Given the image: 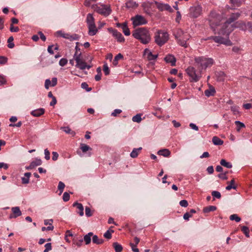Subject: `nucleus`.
Returning <instances> with one entry per match:
<instances>
[{
    "mask_svg": "<svg viewBox=\"0 0 252 252\" xmlns=\"http://www.w3.org/2000/svg\"><path fill=\"white\" fill-rule=\"evenodd\" d=\"M132 36L143 44H148L151 40L150 32L145 28H138L132 32Z\"/></svg>",
    "mask_w": 252,
    "mask_h": 252,
    "instance_id": "f257e3e1",
    "label": "nucleus"
},
{
    "mask_svg": "<svg viewBox=\"0 0 252 252\" xmlns=\"http://www.w3.org/2000/svg\"><path fill=\"white\" fill-rule=\"evenodd\" d=\"M240 15L241 13L239 12L232 13L230 17L222 26V29L219 32V33L226 35L227 36L229 35L233 29L231 28L228 29V26L231 23L237 20Z\"/></svg>",
    "mask_w": 252,
    "mask_h": 252,
    "instance_id": "f03ea898",
    "label": "nucleus"
},
{
    "mask_svg": "<svg viewBox=\"0 0 252 252\" xmlns=\"http://www.w3.org/2000/svg\"><path fill=\"white\" fill-rule=\"evenodd\" d=\"M173 35L179 44L185 48L187 47V41L189 40L190 37L189 34L184 32L181 29H177L174 31Z\"/></svg>",
    "mask_w": 252,
    "mask_h": 252,
    "instance_id": "7ed1b4c3",
    "label": "nucleus"
},
{
    "mask_svg": "<svg viewBox=\"0 0 252 252\" xmlns=\"http://www.w3.org/2000/svg\"><path fill=\"white\" fill-rule=\"evenodd\" d=\"M199 70L206 69L207 67H210L214 63V61L212 58H206L205 57H198L194 59Z\"/></svg>",
    "mask_w": 252,
    "mask_h": 252,
    "instance_id": "20e7f679",
    "label": "nucleus"
},
{
    "mask_svg": "<svg viewBox=\"0 0 252 252\" xmlns=\"http://www.w3.org/2000/svg\"><path fill=\"white\" fill-rule=\"evenodd\" d=\"M154 38L155 43L161 47L168 40L169 34L166 32L158 30L155 33Z\"/></svg>",
    "mask_w": 252,
    "mask_h": 252,
    "instance_id": "39448f33",
    "label": "nucleus"
},
{
    "mask_svg": "<svg viewBox=\"0 0 252 252\" xmlns=\"http://www.w3.org/2000/svg\"><path fill=\"white\" fill-rule=\"evenodd\" d=\"M186 73L190 77V81L196 82L199 81L201 76V71H197L194 67L189 66L186 69Z\"/></svg>",
    "mask_w": 252,
    "mask_h": 252,
    "instance_id": "423d86ee",
    "label": "nucleus"
},
{
    "mask_svg": "<svg viewBox=\"0 0 252 252\" xmlns=\"http://www.w3.org/2000/svg\"><path fill=\"white\" fill-rule=\"evenodd\" d=\"M81 55L82 54L81 53H79L78 55H77V54H74V59L76 63L75 66L81 70H84L86 68L88 69H89L90 68H91L92 66L90 65H87L86 63L84 61H83V60L81 59Z\"/></svg>",
    "mask_w": 252,
    "mask_h": 252,
    "instance_id": "0eeeda50",
    "label": "nucleus"
},
{
    "mask_svg": "<svg viewBox=\"0 0 252 252\" xmlns=\"http://www.w3.org/2000/svg\"><path fill=\"white\" fill-rule=\"evenodd\" d=\"M227 38H224L220 36H212L208 37L209 39H212L215 42L219 44H223L227 46H230L232 44V42L228 39V35L227 36Z\"/></svg>",
    "mask_w": 252,
    "mask_h": 252,
    "instance_id": "6e6552de",
    "label": "nucleus"
},
{
    "mask_svg": "<svg viewBox=\"0 0 252 252\" xmlns=\"http://www.w3.org/2000/svg\"><path fill=\"white\" fill-rule=\"evenodd\" d=\"M202 13V7L200 5L193 6L190 7L189 15L190 17L197 18Z\"/></svg>",
    "mask_w": 252,
    "mask_h": 252,
    "instance_id": "1a4fd4ad",
    "label": "nucleus"
},
{
    "mask_svg": "<svg viewBox=\"0 0 252 252\" xmlns=\"http://www.w3.org/2000/svg\"><path fill=\"white\" fill-rule=\"evenodd\" d=\"M134 27L144 25L147 23L146 19L141 15H137L131 18Z\"/></svg>",
    "mask_w": 252,
    "mask_h": 252,
    "instance_id": "9d476101",
    "label": "nucleus"
},
{
    "mask_svg": "<svg viewBox=\"0 0 252 252\" xmlns=\"http://www.w3.org/2000/svg\"><path fill=\"white\" fill-rule=\"evenodd\" d=\"M156 4L157 8L161 11L164 10H167L170 12H172L173 11L172 8L168 4H164L158 2H156Z\"/></svg>",
    "mask_w": 252,
    "mask_h": 252,
    "instance_id": "9b49d317",
    "label": "nucleus"
},
{
    "mask_svg": "<svg viewBox=\"0 0 252 252\" xmlns=\"http://www.w3.org/2000/svg\"><path fill=\"white\" fill-rule=\"evenodd\" d=\"M12 214L9 215V218L11 219L16 218L22 215V212L19 207H14L11 208Z\"/></svg>",
    "mask_w": 252,
    "mask_h": 252,
    "instance_id": "f8f14e48",
    "label": "nucleus"
},
{
    "mask_svg": "<svg viewBox=\"0 0 252 252\" xmlns=\"http://www.w3.org/2000/svg\"><path fill=\"white\" fill-rule=\"evenodd\" d=\"M109 30L112 31L113 36L117 39L118 42H124L125 41V38L121 32L112 29H110Z\"/></svg>",
    "mask_w": 252,
    "mask_h": 252,
    "instance_id": "ddd939ff",
    "label": "nucleus"
},
{
    "mask_svg": "<svg viewBox=\"0 0 252 252\" xmlns=\"http://www.w3.org/2000/svg\"><path fill=\"white\" fill-rule=\"evenodd\" d=\"M42 160L40 159L36 158L35 160L32 161L29 166L26 167V169L28 170H31L37 166L40 165L42 164Z\"/></svg>",
    "mask_w": 252,
    "mask_h": 252,
    "instance_id": "4468645a",
    "label": "nucleus"
},
{
    "mask_svg": "<svg viewBox=\"0 0 252 252\" xmlns=\"http://www.w3.org/2000/svg\"><path fill=\"white\" fill-rule=\"evenodd\" d=\"M97 11L98 13L104 16H107L111 13V10L110 8L107 7H99L98 8Z\"/></svg>",
    "mask_w": 252,
    "mask_h": 252,
    "instance_id": "2eb2a0df",
    "label": "nucleus"
},
{
    "mask_svg": "<svg viewBox=\"0 0 252 252\" xmlns=\"http://www.w3.org/2000/svg\"><path fill=\"white\" fill-rule=\"evenodd\" d=\"M89 32L88 34L91 36L94 35L97 32V30L95 24L88 25Z\"/></svg>",
    "mask_w": 252,
    "mask_h": 252,
    "instance_id": "dca6fc26",
    "label": "nucleus"
},
{
    "mask_svg": "<svg viewBox=\"0 0 252 252\" xmlns=\"http://www.w3.org/2000/svg\"><path fill=\"white\" fill-rule=\"evenodd\" d=\"M45 113V109L41 108L34 110L31 112V114L34 117H40Z\"/></svg>",
    "mask_w": 252,
    "mask_h": 252,
    "instance_id": "f3484780",
    "label": "nucleus"
},
{
    "mask_svg": "<svg viewBox=\"0 0 252 252\" xmlns=\"http://www.w3.org/2000/svg\"><path fill=\"white\" fill-rule=\"evenodd\" d=\"M235 27L239 28L243 31H246L247 30V23L243 21H238L235 23Z\"/></svg>",
    "mask_w": 252,
    "mask_h": 252,
    "instance_id": "a211bd4d",
    "label": "nucleus"
},
{
    "mask_svg": "<svg viewBox=\"0 0 252 252\" xmlns=\"http://www.w3.org/2000/svg\"><path fill=\"white\" fill-rule=\"evenodd\" d=\"M164 60L166 63H170L172 66H174L175 65L176 59L171 55L166 56L164 58Z\"/></svg>",
    "mask_w": 252,
    "mask_h": 252,
    "instance_id": "6ab92c4d",
    "label": "nucleus"
},
{
    "mask_svg": "<svg viewBox=\"0 0 252 252\" xmlns=\"http://www.w3.org/2000/svg\"><path fill=\"white\" fill-rule=\"evenodd\" d=\"M73 206L76 207L78 209L79 212H78V213L80 216L84 215V207L81 203L76 202L73 203Z\"/></svg>",
    "mask_w": 252,
    "mask_h": 252,
    "instance_id": "aec40b11",
    "label": "nucleus"
},
{
    "mask_svg": "<svg viewBox=\"0 0 252 252\" xmlns=\"http://www.w3.org/2000/svg\"><path fill=\"white\" fill-rule=\"evenodd\" d=\"M93 233L92 232H89L88 234L84 236L83 241L85 242V244L88 245L91 242V237H93Z\"/></svg>",
    "mask_w": 252,
    "mask_h": 252,
    "instance_id": "412c9836",
    "label": "nucleus"
},
{
    "mask_svg": "<svg viewBox=\"0 0 252 252\" xmlns=\"http://www.w3.org/2000/svg\"><path fill=\"white\" fill-rule=\"evenodd\" d=\"M171 152L167 149H163L158 151V154L164 157H168L170 155Z\"/></svg>",
    "mask_w": 252,
    "mask_h": 252,
    "instance_id": "4be33fe9",
    "label": "nucleus"
},
{
    "mask_svg": "<svg viewBox=\"0 0 252 252\" xmlns=\"http://www.w3.org/2000/svg\"><path fill=\"white\" fill-rule=\"evenodd\" d=\"M216 93V91L213 87H210L209 89L205 91L204 94L206 96L209 97L210 96H214Z\"/></svg>",
    "mask_w": 252,
    "mask_h": 252,
    "instance_id": "5701e85b",
    "label": "nucleus"
},
{
    "mask_svg": "<svg viewBox=\"0 0 252 252\" xmlns=\"http://www.w3.org/2000/svg\"><path fill=\"white\" fill-rule=\"evenodd\" d=\"M104 240L99 239L96 235H94L92 237V242L93 243L97 245H101L104 243Z\"/></svg>",
    "mask_w": 252,
    "mask_h": 252,
    "instance_id": "b1692460",
    "label": "nucleus"
},
{
    "mask_svg": "<svg viewBox=\"0 0 252 252\" xmlns=\"http://www.w3.org/2000/svg\"><path fill=\"white\" fill-rule=\"evenodd\" d=\"M126 7L128 8H136L138 6V4L133 0H129L126 3Z\"/></svg>",
    "mask_w": 252,
    "mask_h": 252,
    "instance_id": "393cba45",
    "label": "nucleus"
},
{
    "mask_svg": "<svg viewBox=\"0 0 252 252\" xmlns=\"http://www.w3.org/2000/svg\"><path fill=\"white\" fill-rule=\"evenodd\" d=\"M31 176L30 172H26L24 174V177H22V183L23 184H27L29 183V179Z\"/></svg>",
    "mask_w": 252,
    "mask_h": 252,
    "instance_id": "a878e982",
    "label": "nucleus"
},
{
    "mask_svg": "<svg viewBox=\"0 0 252 252\" xmlns=\"http://www.w3.org/2000/svg\"><path fill=\"white\" fill-rule=\"evenodd\" d=\"M142 149V147H139L138 148H134L132 151L131 152L130 156L132 158H135L137 157L139 153Z\"/></svg>",
    "mask_w": 252,
    "mask_h": 252,
    "instance_id": "bb28decb",
    "label": "nucleus"
},
{
    "mask_svg": "<svg viewBox=\"0 0 252 252\" xmlns=\"http://www.w3.org/2000/svg\"><path fill=\"white\" fill-rule=\"evenodd\" d=\"M86 22L88 25L94 24V19L92 14L89 13L87 16Z\"/></svg>",
    "mask_w": 252,
    "mask_h": 252,
    "instance_id": "cd10ccee",
    "label": "nucleus"
},
{
    "mask_svg": "<svg viewBox=\"0 0 252 252\" xmlns=\"http://www.w3.org/2000/svg\"><path fill=\"white\" fill-rule=\"evenodd\" d=\"M122 29L123 32L125 35L128 36L130 35V31L127 27V24L126 23H122Z\"/></svg>",
    "mask_w": 252,
    "mask_h": 252,
    "instance_id": "c85d7f7f",
    "label": "nucleus"
},
{
    "mask_svg": "<svg viewBox=\"0 0 252 252\" xmlns=\"http://www.w3.org/2000/svg\"><path fill=\"white\" fill-rule=\"evenodd\" d=\"M217 210V207L215 206H209L204 207L203 209V212L204 213H207L210 212L215 211Z\"/></svg>",
    "mask_w": 252,
    "mask_h": 252,
    "instance_id": "c756f323",
    "label": "nucleus"
},
{
    "mask_svg": "<svg viewBox=\"0 0 252 252\" xmlns=\"http://www.w3.org/2000/svg\"><path fill=\"white\" fill-rule=\"evenodd\" d=\"M212 142L215 145H221L223 141L217 136H214L212 138Z\"/></svg>",
    "mask_w": 252,
    "mask_h": 252,
    "instance_id": "7c9ffc66",
    "label": "nucleus"
},
{
    "mask_svg": "<svg viewBox=\"0 0 252 252\" xmlns=\"http://www.w3.org/2000/svg\"><path fill=\"white\" fill-rule=\"evenodd\" d=\"M113 246L115 249V252H121L123 250V247L122 245L117 242H114L113 244Z\"/></svg>",
    "mask_w": 252,
    "mask_h": 252,
    "instance_id": "2f4dec72",
    "label": "nucleus"
},
{
    "mask_svg": "<svg viewBox=\"0 0 252 252\" xmlns=\"http://www.w3.org/2000/svg\"><path fill=\"white\" fill-rule=\"evenodd\" d=\"M220 163L222 166H223L228 168H231L232 165L230 162H227L225 159H222L220 160Z\"/></svg>",
    "mask_w": 252,
    "mask_h": 252,
    "instance_id": "473e14b6",
    "label": "nucleus"
},
{
    "mask_svg": "<svg viewBox=\"0 0 252 252\" xmlns=\"http://www.w3.org/2000/svg\"><path fill=\"white\" fill-rule=\"evenodd\" d=\"M80 149L83 153H86L89 150H92V149L88 145L82 143L80 145Z\"/></svg>",
    "mask_w": 252,
    "mask_h": 252,
    "instance_id": "72a5a7b5",
    "label": "nucleus"
},
{
    "mask_svg": "<svg viewBox=\"0 0 252 252\" xmlns=\"http://www.w3.org/2000/svg\"><path fill=\"white\" fill-rule=\"evenodd\" d=\"M123 58V56L121 53L118 54L115 57L114 59L113 62V64L114 65H117L118 64V61Z\"/></svg>",
    "mask_w": 252,
    "mask_h": 252,
    "instance_id": "f704fd0d",
    "label": "nucleus"
},
{
    "mask_svg": "<svg viewBox=\"0 0 252 252\" xmlns=\"http://www.w3.org/2000/svg\"><path fill=\"white\" fill-rule=\"evenodd\" d=\"M141 114H137L135 116H133L132 118V120L134 122H137L138 123H140L141 120Z\"/></svg>",
    "mask_w": 252,
    "mask_h": 252,
    "instance_id": "c9c22d12",
    "label": "nucleus"
},
{
    "mask_svg": "<svg viewBox=\"0 0 252 252\" xmlns=\"http://www.w3.org/2000/svg\"><path fill=\"white\" fill-rule=\"evenodd\" d=\"M235 124L236 125V129L237 131H239L241 128L245 127L244 124L240 121H236L235 122Z\"/></svg>",
    "mask_w": 252,
    "mask_h": 252,
    "instance_id": "e433bc0d",
    "label": "nucleus"
},
{
    "mask_svg": "<svg viewBox=\"0 0 252 252\" xmlns=\"http://www.w3.org/2000/svg\"><path fill=\"white\" fill-rule=\"evenodd\" d=\"M241 231L245 234V236L249 238V229L247 226H243L241 227Z\"/></svg>",
    "mask_w": 252,
    "mask_h": 252,
    "instance_id": "4c0bfd02",
    "label": "nucleus"
},
{
    "mask_svg": "<svg viewBox=\"0 0 252 252\" xmlns=\"http://www.w3.org/2000/svg\"><path fill=\"white\" fill-rule=\"evenodd\" d=\"M64 187H65L64 184L63 182L60 181L59 183V184H58V189L60 191V193H59L60 195H61L63 193Z\"/></svg>",
    "mask_w": 252,
    "mask_h": 252,
    "instance_id": "58836bf2",
    "label": "nucleus"
},
{
    "mask_svg": "<svg viewBox=\"0 0 252 252\" xmlns=\"http://www.w3.org/2000/svg\"><path fill=\"white\" fill-rule=\"evenodd\" d=\"M229 219L231 220H235L236 222H239L241 220V218L237 214L231 215L230 216Z\"/></svg>",
    "mask_w": 252,
    "mask_h": 252,
    "instance_id": "ea45409f",
    "label": "nucleus"
},
{
    "mask_svg": "<svg viewBox=\"0 0 252 252\" xmlns=\"http://www.w3.org/2000/svg\"><path fill=\"white\" fill-rule=\"evenodd\" d=\"M235 183V181H234V179H232L230 182V184L229 185H228L226 187V190H230L231 189H236V186H234V184Z\"/></svg>",
    "mask_w": 252,
    "mask_h": 252,
    "instance_id": "a19ab883",
    "label": "nucleus"
},
{
    "mask_svg": "<svg viewBox=\"0 0 252 252\" xmlns=\"http://www.w3.org/2000/svg\"><path fill=\"white\" fill-rule=\"evenodd\" d=\"M147 57L149 61L155 60L158 58V55H154L151 52H149Z\"/></svg>",
    "mask_w": 252,
    "mask_h": 252,
    "instance_id": "79ce46f5",
    "label": "nucleus"
},
{
    "mask_svg": "<svg viewBox=\"0 0 252 252\" xmlns=\"http://www.w3.org/2000/svg\"><path fill=\"white\" fill-rule=\"evenodd\" d=\"M217 76L218 77V79L220 81H223L225 77V74L222 71H219L216 74Z\"/></svg>",
    "mask_w": 252,
    "mask_h": 252,
    "instance_id": "37998d69",
    "label": "nucleus"
},
{
    "mask_svg": "<svg viewBox=\"0 0 252 252\" xmlns=\"http://www.w3.org/2000/svg\"><path fill=\"white\" fill-rule=\"evenodd\" d=\"M14 40V38L12 36H10L8 39L7 42L8 43V44L7 45V46L9 48H13L14 47V44L13 42V41Z\"/></svg>",
    "mask_w": 252,
    "mask_h": 252,
    "instance_id": "c03bdc74",
    "label": "nucleus"
},
{
    "mask_svg": "<svg viewBox=\"0 0 252 252\" xmlns=\"http://www.w3.org/2000/svg\"><path fill=\"white\" fill-rule=\"evenodd\" d=\"M80 38V36L76 33L73 34H70L69 39L70 41L78 40Z\"/></svg>",
    "mask_w": 252,
    "mask_h": 252,
    "instance_id": "a18cd8bd",
    "label": "nucleus"
},
{
    "mask_svg": "<svg viewBox=\"0 0 252 252\" xmlns=\"http://www.w3.org/2000/svg\"><path fill=\"white\" fill-rule=\"evenodd\" d=\"M114 232V230H111V231L108 230L104 234V237L108 239H110L112 237L111 233Z\"/></svg>",
    "mask_w": 252,
    "mask_h": 252,
    "instance_id": "49530a36",
    "label": "nucleus"
},
{
    "mask_svg": "<svg viewBox=\"0 0 252 252\" xmlns=\"http://www.w3.org/2000/svg\"><path fill=\"white\" fill-rule=\"evenodd\" d=\"M61 129H63L66 133L74 134V132L68 126L62 127Z\"/></svg>",
    "mask_w": 252,
    "mask_h": 252,
    "instance_id": "de8ad7c7",
    "label": "nucleus"
},
{
    "mask_svg": "<svg viewBox=\"0 0 252 252\" xmlns=\"http://www.w3.org/2000/svg\"><path fill=\"white\" fill-rule=\"evenodd\" d=\"M212 195L214 198L220 199L221 197L220 193L218 191H213L212 192Z\"/></svg>",
    "mask_w": 252,
    "mask_h": 252,
    "instance_id": "09e8293b",
    "label": "nucleus"
},
{
    "mask_svg": "<svg viewBox=\"0 0 252 252\" xmlns=\"http://www.w3.org/2000/svg\"><path fill=\"white\" fill-rule=\"evenodd\" d=\"M69 199H70L69 194L67 192H64V193L63 194V200L64 202H67L69 200Z\"/></svg>",
    "mask_w": 252,
    "mask_h": 252,
    "instance_id": "8fccbe9b",
    "label": "nucleus"
},
{
    "mask_svg": "<svg viewBox=\"0 0 252 252\" xmlns=\"http://www.w3.org/2000/svg\"><path fill=\"white\" fill-rule=\"evenodd\" d=\"M103 71L105 75H108L110 73V70L107 63L103 65Z\"/></svg>",
    "mask_w": 252,
    "mask_h": 252,
    "instance_id": "3c124183",
    "label": "nucleus"
},
{
    "mask_svg": "<svg viewBox=\"0 0 252 252\" xmlns=\"http://www.w3.org/2000/svg\"><path fill=\"white\" fill-rule=\"evenodd\" d=\"M83 240L81 239L79 240H73V244L76 245L78 247H80L83 244Z\"/></svg>",
    "mask_w": 252,
    "mask_h": 252,
    "instance_id": "603ef678",
    "label": "nucleus"
},
{
    "mask_svg": "<svg viewBox=\"0 0 252 252\" xmlns=\"http://www.w3.org/2000/svg\"><path fill=\"white\" fill-rule=\"evenodd\" d=\"M230 1L234 6H240L241 5V1L240 0H230Z\"/></svg>",
    "mask_w": 252,
    "mask_h": 252,
    "instance_id": "864d4df0",
    "label": "nucleus"
},
{
    "mask_svg": "<svg viewBox=\"0 0 252 252\" xmlns=\"http://www.w3.org/2000/svg\"><path fill=\"white\" fill-rule=\"evenodd\" d=\"M45 249L43 252H49V251L52 250V245L51 243H47L45 245Z\"/></svg>",
    "mask_w": 252,
    "mask_h": 252,
    "instance_id": "5fc2aeb1",
    "label": "nucleus"
},
{
    "mask_svg": "<svg viewBox=\"0 0 252 252\" xmlns=\"http://www.w3.org/2000/svg\"><path fill=\"white\" fill-rule=\"evenodd\" d=\"M67 63V60L65 58H62L59 62V64L61 66H64Z\"/></svg>",
    "mask_w": 252,
    "mask_h": 252,
    "instance_id": "6e6d98bb",
    "label": "nucleus"
},
{
    "mask_svg": "<svg viewBox=\"0 0 252 252\" xmlns=\"http://www.w3.org/2000/svg\"><path fill=\"white\" fill-rule=\"evenodd\" d=\"M81 87L83 89H86L87 92H90V91H91L92 90V88H89L88 87V85L86 82H83V83H82L81 84Z\"/></svg>",
    "mask_w": 252,
    "mask_h": 252,
    "instance_id": "4d7b16f0",
    "label": "nucleus"
},
{
    "mask_svg": "<svg viewBox=\"0 0 252 252\" xmlns=\"http://www.w3.org/2000/svg\"><path fill=\"white\" fill-rule=\"evenodd\" d=\"M85 214L86 216L88 217H90L93 215L91 213V210L89 207H86L85 208Z\"/></svg>",
    "mask_w": 252,
    "mask_h": 252,
    "instance_id": "13d9d810",
    "label": "nucleus"
},
{
    "mask_svg": "<svg viewBox=\"0 0 252 252\" xmlns=\"http://www.w3.org/2000/svg\"><path fill=\"white\" fill-rule=\"evenodd\" d=\"M10 31L11 32H18L19 31V28L18 27H14L12 24H10Z\"/></svg>",
    "mask_w": 252,
    "mask_h": 252,
    "instance_id": "bf43d9fd",
    "label": "nucleus"
},
{
    "mask_svg": "<svg viewBox=\"0 0 252 252\" xmlns=\"http://www.w3.org/2000/svg\"><path fill=\"white\" fill-rule=\"evenodd\" d=\"M179 204L183 207H187L188 206V202L186 200H182L180 201Z\"/></svg>",
    "mask_w": 252,
    "mask_h": 252,
    "instance_id": "052dcab7",
    "label": "nucleus"
},
{
    "mask_svg": "<svg viewBox=\"0 0 252 252\" xmlns=\"http://www.w3.org/2000/svg\"><path fill=\"white\" fill-rule=\"evenodd\" d=\"M7 62V58L4 56H0V64H4Z\"/></svg>",
    "mask_w": 252,
    "mask_h": 252,
    "instance_id": "680f3d73",
    "label": "nucleus"
},
{
    "mask_svg": "<svg viewBox=\"0 0 252 252\" xmlns=\"http://www.w3.org/2000/svg\"><path fill=\"white\" fill-rule=\"evenodd\" d=\"M232 51L236 54L240 53V51H241V49L237 46H234L232 49Z\"/></svg>",
    "mask_w": 252,
    "mask_h": 252,
    "instance_id": "e2e57ef3",
    "label": "nucleus"
},
{
    "mask_svg": "<svg viewBox=\"0 0 252 252\" xmlns=\"http://www.w3.org/2000/svg\"><path fill=\"white\" fill-rule=\"evenodd\" d=\"M50 86H51V81L50 79H47L45 81V88L48 89Z\"/></svg>",
    "mask_w": 252,
    "mask_h": 252,
    "instance_id": "0e129e2a",
    "label": "nucleus"
},
{
    "mask_svg": "<svg viewBox=\"0 0 252 252\" xmlns=\"http://www.w3.org/2000/svg\"><path fill=\"white\" fill-rule=\"evenodd\" d=\"M122 112V110L121 109H116L114 110V111L112 113L111 116L116 117L118 114H120Z\"/></svg>",
    "mask_w": 252,
    "mask_h": 252,
    "instance_id": "69168bd1",
    "label": "nucleus"
},
{
    "mask_svg": "<svg viewBox=\"0 0 252 252\" xmlns=\"http://www.w3.org/2000/svg\"><path fill=\"white\" fill-rule=\"evenodd\" d=\"M129 245L131 247L132 251L133 252H139V249L136 248L137 246L134 245V244L133 243H130Z\"/></svg>",
    "mask_w": 252,
    "mask_h": 252,
    "instance_id": "338daca9",
    "label": "nucleus"
},
{
    "mask_svg": "<svg viewBox=\"0 0 252 252\" xmlns=\"http://www.w3.org/2000/svg\"><path fill=\"white\" fill-rule=\"evenodd\" d=\"M45 158L46 160H49L50 158V152L47 149L44 150Z\"/></svg>",
    "mask_w": 252,
    "mask_h": 252,
    "instance_id": "774afa93",
    "label": "nucleus"
}]
</instances>
